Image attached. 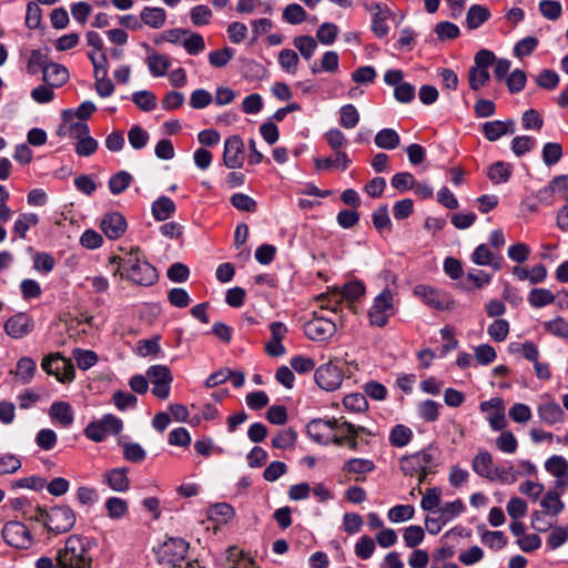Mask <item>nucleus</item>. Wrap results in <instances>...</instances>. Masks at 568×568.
Listing matches in <instances>:
<instances>
[{"mask_svg": "<svg viewBox=\"0 0 568 568\" xmlns=\"http://www.w3.org/2000/svg\"><path fill=\"white\" fill-rule=\"evenodd\" d=\"M110 263L116 264L114 275L129 280L138 285L150 286L155 283L158 272L142 254L139 247H132L123 256H112Z\"/></svg>", "mask_w": 568, "mask_h": 568, "instance_id": "obj_1", "label": "nucleus"}, {"mask_svg": "<svg viewBox=\"0 0 568 568\" xmlns=\"http://www.w3.org/2000/svg\"><path fill=\"white\" fill-rule=\"evenodd\" d=\"M92 541L80 535H71L64 546L57 550L55 561L58 568H91Z\"/></svg>", "mask_w": 568, "mask_h": 568, "instance_id": "obj_2", "label": "nucleus"}, {"mask_svg": "<svg viewBox=\"0 0 568 568\" xmlns=\"http://www.w3.org/2000/svg\"><path fill=\"white\" fill-rule=\"evenodd\" d=\"M34 519L43 521L48 530L57 535L69 531L75 524L73 510L65 505L54 506L49 510L38 507Z\"/></svg>", "mask_w": 568, "mask_h": 568, "instance_id": "obj_3", "label": "nucleus"}, {"mask_svg": "<svg viewBox=\"0 0 568 568\" xmlns=\"http://www.w3.org/2000/svg\"><path fill=\"white\" fill-rule=\"evenodd\" d=\"M438 449L429 446L420 452L402 457L399 460L400 469L409 476H415L418 471H423L424 475L432 474L438 465Z\"/></svg>", "mask_w": 568, "mask_h": 568, "instance_id": "obj_4", "label": "nucleus"}, {"mask_svg": "<svg viewBox=\"0 0 568 568\" xmlns=\"http://www.w3.org/2000/svg\"><path fill=\"white\" fill-rule=\"evenodd\" d=\"M335 317H328L326 314L313 312L312 318L303 325L305 336L314 342H327L337 331V322Z\"/></svg>", "mask_w": 568, "mask_h": 568, "instance_id": "obj_5", "label": "nucleus"}, {"mask_svg": "<svg viewBox=\"0 0 568 568\" xmlns=\"http://www.w3.org/2000/svg\"><path fill=\"white\" fill-rule=\"evenodd\" d=\"M495 62V53L487 49L479 50L474 59V65L468 71V83L471 90L484 88L489 79V68Z\"/></svg>", "mask_w": 568, "mask_h": 568, "instance_id": "obj_6", "label": "nucleus"}, {"mask_svg": "<svg viewBox=\"0 0 568 568\" xmlns=\"http://www.w3.org/2000/svg\"><path fill=\"white\" fill-rule=\"evenodd\" d=\"M395 311L394 293L385 287L373 301V305L368 311V320L371 325L384 327Z\"/></svg>", "mask_w": 568, "mask_h": 568, "instance_id": "obj_7", "label": "nucleus"}, {"mask_svg": "<svg viewBox=\"0 0 568 568\" xmlns=\"http://www.w3.org/2000/svg\"><path fill=\"white\" fill-rule=\"evenodd\" d=\"M189 551V544L182 538H169L158 550V559L160 564L168 565L172 568H182Z\"/></svg>", "mask_w": 568, "mask_h": 568, "instance_id": "obj_8", "label": "nucleus"}, {"mask_svg": "<svg viewBox=\"0 0 568 568\" xmlns=\"http://www.w3.org/2000/svg\"><path fill=\"white\" fill-rule=\"evenodd\" d=\"M122 420L111 414L104 415L101 419L91 422L84 428L87 438L100 443L105 440L110 435H116L122 430Z\"/></svg>", "mask_w": 568, "mask_h": 568, "instance_id": "obj_9", "label": "nucleus"}, {"mask_svg": "<svg viewBox=\"0 0 568 568\" xmlns=\"http://www.w3.org/2000/svg\"><path fill=\"white\" fill-rule=\"evenodd\" d=\"M41 367L48 375H54L60 383H70L75 376L71 359L63 357L60 353L45 356Z\"/></svg>", "mask_w": 568, "mask_h": 568, "instance_id": "obj_10", "label": "nucleus"}, {"mask_svg": "<svg viewBox=\"0 0 568 568\" xmlns=\"http://www.w3.org/2000/svg\"><path fill=\"white\" fill-rule=\"evenodd\" d=\"M2 537L4 541L19 549H29L34 540L29 528L20 521H9L3 526Z\"/></svg>", "mask_w": 568, "mask_h": 568, "instance_id": "obj_11", "label": "nucleus"}, {"mask_svg": "<svg viewBox=\"0 0 568 568\" xmlns=\"http://www.w3.org/2000/svg\"><path fill=\"white\" fill-rule=\"evenodd\" d=\"M146 377L152 383V393L161 399L170 395L171 383L173 381L170 369L164 365H153L146 371Z\"/></svg>", "mask_w": 568, "mask_h": 568, "instance_id": "obj_12", "label": "nucleus"}, {"mask_svg": "<svg viewBox=\"0 0 568 568\" xmlns=\"http://www.w3.org/2000/svg\"><path fill=\"white\" fill-rule=\"evenodd\" d=\"M316 384L326 392L337 389L343 382L341 368L332 362L321 365L314 374Z\"/></svg>", "mask_w": 568, "mask_h": 568, "instance_id": "obj_13", "label": "nucleus"}, {"mask_svg": "<svg viewBox=\"0 0 568 568\" xmlns=\"http://www.w3.org/2000/svg\"><path fill=\"white\" fill-rule=\"evenodd\" d=\"M223 163L229 169H240L244 163V143L239 135H232L224 142Z\"/></svg>", "mask_w": 568, "mask_h": 568, "instance_id": "obj_14", "label": "nucleus"}, {"mask_svg": "<svg viewBox=\"0 0 568 568\" xmlns=\"http://www.w3.org/2000/svg\"><path fill=\"white\" fill-rule=\"evenodd\" d=\"M414 294L419 297L425 305L437 311H444L449 308L450 301L448 296L432 286L417 285L414 288Z\"/></svg>", "mask_w": 568, "mask_h": 568, "instance_id": "obj_15", "label": "nucleus"}, {"mask_svg": "<svg viewBox=\"0 0 568 568\" xmlns=\"http://www.w3.org/2000/svg\"><path fill=\"white\" fill-rule=\"evenodd\" d=\"M545 469L555 477V488L565 491L568 487V462L562 456L554 455L545 462Z\"/></svg>", "mask_w": 568, "mask_h": 568, "instance_id": "obj_16", "label": "nucleus"}, {"mask_svg": "<svg viewBox=\"0 0 568 568\" xmlns=\"http://www.w3.org/2000/svg\"><path fill=\"white\" fill-rule=\"evenodd\" d=\"M88 133H90L88 124L82 121H75L74 114L71 110H65L63 112V123L57 130V134L59 136H69L78 141Z\"/></svg>", "mask_w": 568, "mask_h": 568, "instance_id": "obj_17", "label": "nucleus"}, {"mask_svg": "<svg viewBox=\"0 0 568 568\" xmlns=\"http://www.w3.org/2000/svg\"><path fill=\"white\" fill-rule=\"evenodd\" d=\"M128 474V467L111 468L103 474L102 483L106 484L113 491L125 493L131 485Z\"/></svg>", "mask_w": 568, "mask_h": 568, "instance_id": "obj_18", "label": "nucleus"}, {"mask_svg": "<svg viewBox=\"0 0 568 568\" xmlns=\"http://www.w3.org/2000/svg\"><path fill=\"white\" fill-rule=\"evenodd\" d=\"M33 327L31 318L24 313H18L4 324L6 333L13 338H21L31 332Z\"/></svg>", "mask_w": 568, "mask_h": 568, "instance_id": "obj_19", "label": "nucleus"}, {"mask_svg": "<svg viewBox=\"0 0 568 568\" xmlns=\"http://www.w3.org/2000/svg\"><path fill=\"white\" fill-rule=\"evenodd\" d=\"M485 138L490 141H497L503 135L513 134L516 130L514 120H495L485 122L481 126Z\"/></svg>", "mask_w": 568, "mask_h": 568, "instance_id": "obj_20", "label": "nucleus"}, {"mask_svg": "<svg viewBox=\"0 0 568 568\" xmlns=\"http://www.w3.org/2000/svg\"><path fill=\"white\" fill-rule=\"evenodd\" d=\"M101 229L110 240H116L125 232L126 222L122 214L110 213L101 221Z\"/></svg>", "mask_w": 568, "mask_h": 568, "instance_id": "obj_21", "label": "nucleus"}, {"mask_svg": "<svg viewBox=\"0 0 568 568\" xmlns=\"http://www.w3.org/2000/svg\"><path fill=\"white\" fill-rule=\"evenodd\" d=\"M365 293V286L362 282H349L346 283L341 290H333V294L331 295L334 298V311L336 307L341 305L343 300L347 301H356Z\"/></svg>", "mask_w": 568, "mask_h": 568, "instance_id": "obj_22", "label": "nucleus"}, {"mask_svg": "<svg viewBox=\"0 0 568 568\" xmlns=\"http://www.w3.org/2000/svg\"><path fill=\"white\" fill-rule=\"evenodd\" d=\"M373 9L372 31L377 38H385L389 31L387 20L390 18L392 12L386 6L381 3H375Z\"/></svg>", "mask_w": 568, "mask_h": 568, "instance_id": "obj_23", "label": "nucleus"}, {"mask_svg": "<svg viewBox=\"0 0 568 568\" xmlns=\"http://www.w3.org/2000/svg\"><path fill=\"white\" fill-rule=\"evenodd\" d=\"M343 417L336 419H314L307 425V434L317 443H321L326 430L341 429V420Z\"/></svg>", "mask_w": 568, "mask_h": 568, "instance_id": "obj_24", "label": "nucleus"}, {"mask_svg": "<svg viewBox=\"0 0 568 568\" xmlns=\"http://www.w3.org/2000/svg\"><path fill=\"white\" fill-rule=\"evenodd\" d=\"M42 79L48 85L59 88L69 80V71L62 64L50 61L44 69Z\"/></svg>", "mask_w": 568, "mask_h": 568, "instance_id": "obj_25", "label": "nucleus"}, {"mask_svg": "<svg viewBox=\"0 0 568 568\" xmlns=\"http://www.w3.org/2000/svg\"><path fill=\"white\" fill-rule=\"evenodd\" d=\"M538 415L542 422L549 425L564 422L565 413L560 405L554 400H546L538 406Z\"/></svg>", "mask_w": 568, "mask_h": 568, "instance_id": "obj_26", "label": "nucleus"}, {"mask_svg": "<svg viewBox=\"0 0 568 568\" xmlns=\"http://www.w3.org/2000/svg\"><path fill=\"white\" fill-rule=\"evenodd\" d=\"M49 415L63 427L71 426L74 419L73 409L67 402H54L50 407Z\"/></svg>", "mask_w": 568, "mask_h": 568, "instance_id": "obj_27", "label": "nucleus"}, {"mask_svg": "<svg viewBox=\"0 0 568 568\" xmlns=\"http://www.w3.org/2000/svg\"><path fill=\"white\" fill-rule=\"evenodd\" d=\"M495 467L493 456L487 450H480L471 462L473 470L487 479L493 476Z\"/></svg>", "mask_w": 568, "mask_h": 568, "instance_id": "obj_28", "label": "nucleus"}, {"mask_svg": "<svg viewBox=\"0 0 568 568\" xmlns=\"http://www.w3.org/2000/svg\"><path fill=\"white\" fill-rule=\"evenodd\" d=\"M561 494L564 491L556 488L547 491L540 501V506L544 509L542 513L552 517L558 516L564 509V503L560 499Z\"/></svg>", "mask_w": 568, "mask_h": 568, "instance_id": "obj_29", "label": "nucleus"}, {"mask_svg": "<svg viewBox=\"0 0 568 568\" xmlns=\"http://www.w3.org/2000/svg\"><path fill=\"white\" fill-rule=\"evenodd\" d=\"M141 20L150 28L160 29L165 23L166 12L160 7H145L141 11Z\"/></svg>", "mask_w": 568, "mask_h": 568, "instance_id": "obj_30", "label": "nucleus"}, {"mask_svg": "<svg viewBox=\"0 0 568 568\" xmlns=\"http://www.w3.org/2000/svg\"><path fill=\"white\" fill-rule=\"evenodd\" d=\"M490 18L488 8L481 4H473L468 9L466 24L469 30L478 29Z\"/></svg>", "mask_w": 568, "mask_h": 568, "instance_id": "obj_31", "label": "nucleus"}, {"mask_svg": "<svg viewBox=\"0 0 568 568\" xmlns=\"http://www.w3.org/2000/svg\"><path fill=\"white\" fill-rule=\"evenodd\" d=\"M234 517V509L226 503H219L207 509V519L219 525L227 524Z\"/></svg>", "mask_w": 568, "mask_h": 568, "instance_id": "obj_32", "label": "nucleus"}, {"mask_svg": "<svg viewBox=\"0 0 568 568\" xmlns=\"http://www.w3.org/2000/svg\"><path fill=\"white\" fill-rule=\"evenodd\" d=\"M148 68L153 77H163L166 74L171 63L168 57L151 51L146 58Z\"/></svg>", "mask_w": 568, "mask_h": 568, "instance_id": "obj_33", "label": "nucleus"}, {"mask_svg": "<svg viewBox=\"0 0 568 568\" xmlns=\"http://www.w3.org/2000/svg\"><path fill=\"white\" fill-rule=\"evenodd\" d=\"M104 507L108 517L113 520H120L129 513V504L125 499L120 497H110L105 500Z\"/></svg>", "mask_w": 568, "mask_h": 568, "instance_id": "obj_34", "label": "nucleus"}, {"mask_svg": "<svg viewBox=\"0 0 568 568\" xmlns=\"http://www.w3.org/2000/svg\"><path fill=\"white\" fill-rule=\"evenodd\" d=\"M175 212L174 202L168 196H161L152 204V214L156 221H165Z\"/></svg>", "mask_w": 568, "mask_h": 568, "instance_id": "obj_35", "label": "nucleus"}, {"mask_svg": "<svg viewBox=\"0 0 568 568\" xmlns=\"http://www.w3.org/2000/svg\"><path fill=\"white\" fill-rule=\"evenodd\" d=\"M39 223L36 213H21L13 224V233L20 239H26L27 232Z\"/></svg>", "mask_w": 568, "mask_h": 568, "instance_id": "obj_36", "label": "nucleus"}, {"mask_svg": "<svg viewBox=\"0 0 568 568\" xmlns=\"http://www.w3.org/2000/svg\"><path fill=\"white\" fill-rule=\"evenodd\" d=\"M400 138L393 129H383L375 135V144L385 150H394L399 145Z\"/></svg>", "mask_w": 568, "mask_h": 568, "instance_id": "obj_37", "label": "nucleus"}, {"mask_svg": "<svg viewBox=\"0 0 568 568\" xmlns=\"http://www.w3.org/2000/svg\"><path fill=\"white\" fill-rule=\"evenodd\" d=\"M464 510V503L460 499H456L454 501L446 503L442 507H438V509L434 511V515L440 516L442 521H445L447 524L455 517L460 515Z\"/></svg>", "mask_w": 568, "mask_h": 568, "instance_id": "obj_38", "label": "nucleus"}, {"mask_svg": "<svg viewBox=\"0 0 568 568\" xmlns=\"http://www.w3.org/2000/svg\"><path fill=\"white\" fill-rule=\"evenodd\" d=\"M375 465L369 459L352 458L343 465V471L347 474L364 475L373 471Z\"/></svg>", "mask_w": 568, "mask_h": 568, "instance_id": "obj_39", "label": "nucleus"}, {"mask_svg": "<svg viewBox=\"0 0 568 568\" xmlns=\"http://www.w3.org/2000/svg\"><path fill=\"white\" fill-rule=\"evenodd\" d=\"M555 300V294L547 288H534L528 295L529 304L536 308L552 304Z\"/></svg>", "mask_w": 568, "mask_h": 568, "instance_id": "obj_40", "label": "nucleus"}, {"mask_svg": "<svg viewBox=\"0 0 568 568\" xmlns=\"http://www.w3.org/2000/svg\"><path fill=\"white\" fill-rule=\"evenodd\" d=\"M49 62L48 55L41 50H32L27 62V70L30 74L44 73Z\"/></svg>", "mask_w": 568, "mask_h": 568, "instance_id": "obj_41", "label": "nucleus"}, {"mask_svg": "<svg viewBox=\"0 0 568 568\" xmlns=\"http://www.w3.org/2000/svg\"><path fill=\"white\" fill-rule=\"evenodd\" d=\"M511 175V165L505 162H496L490 165L488 176L494 183H506Z\"/></svg>", "mask_w": 568, "mask_h": 568, "instance_id": "obj_42", "label": "nucleus"}, {"mask_svg": "<svg viewBox=\"0 0 568 568\" xmlns=\"http://www.w3.org/2000/svg\"><path fill=\"white\" fill-rule=\"evenodd\" d=\"M132 182V175L125 171H120L109 180L110 192L114 195L124 192Z\"/></svg>", "mask_w": 568, "mask_h": 568, "instance_id": "obj_43", "label": "nucleus"}, {"mask_svg": "<svg viewBox=\"0 0 568 568\" xmlns=\"http://www.w3.org/2000/svg\"><path fill=\"white\" fill-rule=\"evenodd\" d=\"M442 501V488H428L424 494L420 501V507L426 511L434 513L438 509Z\"/></svg>", "mask_w": 568, "mask_h": 568, "instance_id": "obj_44", "label": "nucleus"}, {"mask_svg": "<svg viewBox=\"0 0 568 568\" xmlns=\"http://www.w3.org/2000/svg\"><path fill=\"white\" fill-rule=\"evenodd\" d=\"M132 101L140 110L144 112L152 111L156 106L155 94L148 90H142L133 93Z\"/></svg>", "mask_w": 568, "mask_h": 568, "instance_id": "obj_45", "label": "nucleus"}, {"mask_svg": "<svg viewBox=\"0 0 568 568\" xmlns=\"http://www.w3.org/2000/svg\"><path fill=\"white\" fill-rule=\"evenodd\" d=\"M413 437L410 428L404 425H396L389 434V443L395 447L406 446Z\"/></svg>", "mask_w": 568, "mask_h": 568, "instance_id": "obj_46", "label": "nucleus"}, {"mask_svg": "<svg viewBox=\"0 0 568 568\" xmlns=\"http://www.w3.org/2000/svg\"><path fill=\"white\" fill-rule=\"evenodd\" d=\"M123 457L131 463H142L146 458V452L138 443H122Z\"/></svg>", "mask_w": 568, "mask_h": 568, "instance_id": "obj_47", "label": "nucleus"}, {"mask_svg": "<svg viewBox=\"0 0 568 568\" xmlns=\"http://www.w3.org/2000/svg\"><path fill=\"white\" fill-rule=\"evenodd\" d=\"M293 44L305 60H310L317 48L316 41L310 36L296 37L293 40Z\"/></svg>", "mask_w": 568, "mask_h": 568, "instance_id": "obj_48", "label": "nucleus"}, {"mask_svg": "<svg viewBox=\"0 0 568 568\" xmlns=\"http://www.w3.org/2000/svg\"><path fill=\"white\" fill-rule=\"evenodd\" d=\"M297 434L293 428L278 432L272 439V446L277 449L293 447L296 443Z\"/></svg>", "mask_w": 568, "mask_h": 568, "instance_id": "obj_49", "label": "nucleus"}, {"mask_svg": "<svg viewBox=\"0 0 568 568\" xmlns=\"http://www.w3.org/2000/svg\"><path fill=\"white\" fill-rule=\"evenodd\" d=\"M339 114V124L345 129H354L359 122V113L353 104L343 105Z\"/></svg>", "mask_w": 568, "mask_h": 568, "instance_id": "obj_50", "label": "nucleus"}, {"mask_svg": "<svg viewBox=\"0 0 568 568\" xmlns=\"http://www.w3.org/2000/svg\"><path fill=\"white\" fill-rule=\"evenodd\" d=\"M73 357L78 367L87 371L98 362V355L93 351L77 348L73 351Z\"/></svg>", "mask_w": 568, "mask_h": 568, "instance_id": "obj_51", "label": "nucleus"}, {"mask_svg": "<svg viewBox=\"0 0 568 568\" xmlns=\"http://www.w3.org/2000/svg\"><path fill=\"white\" fill-rule=\"evenodd\" d=\"M37 365L36 362L30 357H22L17 363L16 375L18 378L22 379L23 383H29L36 372Z\"/></svg>", "mask_w": 568, "mask_h": 568, "instance_id": "obj_52", "label": "nucleus"}, {"mask_svg": "<svg viewBox=\"0 0 568 568\" xmlns=\"http://www.w3.org/2000/svg\"><path fill=\"white\" fill-rule=\"evenodd\" d=\"M507 537L503 531H485L481 535V542L490 549L500 550L507 545Z\"/></svg>", "mask_w": 568, "mask_h": 568, "instance_id": "obj_53", "label": "nucleus"}, {"mask_svg": "<svg viewBox=\"0 0 568 568\" xmlns=\"http://www.w3.org/2000/svg\"><path fill=\"white\" fill-rule=\"evenodd\" d=\"M300 58L291 49H283L278 54V63L286 72L295 74Z\"/></svg>", "mask_w": 568, "mask_h": 568, "instance_id": "obj_54", "label": "nucleus"}, {"mask_svg": "<svg viewBox=\"0 0 568 568\" xmlns=\"http://www.w3.org/2000/svg\"><path fill=\"white\" fill-rule=\"evenodd\" d=\"M344 407L354 413L365 412L368 407L365 395L359 393L349 394L343 399Z\"/></svg>", "mask_w": 568, "mask_h": 568, "instance_id": "obj_55", "label": "nucleus"}, {"mask_svg": "<svg viewBox=\"0 0 568 568\" xmlns=\"http://www.w3.org/2000/svg\"><path fill=\"white\" fill-rule=\"evenodd\" d=\"M337 34H338L337 26L334 23H331V22L322 23L316 31L317 40L322 44H325V45H329V44L334 43Z\"/></svg>", "mask_w": 568, "mask_h": 568, "instance_id": "obj_56", "label": "nucleus"}, {"mask_svg": "<svg viewBox=\"0 0 568 568\" xmlns=\"http://www.w3.org/2000/svg\"><path fill=\"white\" fill-rule=\"evenodd\" d=\"M562 156V148L559 143L548 142L542 148V161L546 165L551 166L560 161Z\"/></svg>", "mask_w": 568, "mask_h": 568, "instance_id": "obj_57", "label": "nucleus"}, {"mask_svg": "<svg viewBox=\"0 0 568 568\" xmlns=\"http://www.w3.org/2000/svg\"><path fill=\"white\" fill-rule=\"evenodd\" d=\"M415 508L412 505H397L388 510V519L392 523H403L414 517Z\"/></svg>", "mask_w": 568, "mask_h": 568, "instance_id": "obj_58", "label": "nucleus"}, {"mask_svg": "<svg viewBox=\"0 0 568 568\" xmlns=\"http://www.w3.org/2000/svg\"><path fill=\"white\" fill-rule=\"evenodd\" d=\"M496 447L506 454H514L517 450L518 442L511 432L504 430L496 438Z\"/></svg>", "mask_w": 568, "mask_h": 568, "instance_id": "obj_59", "label": "nucleus"}, {"mask_svg": "<svg viewBox=\"0 0 568 568\" xmlns=\"http://www.w3.org/2000/svg\"><path fill=\"white\" fill-rule=\"evenodd\" d=\"M190 17L194 26L201 27L211 22L213 13L207 6L199 4L191 9Z\"/></svg>", "mask_w": 568, "mask_h": 568, "instance_id": "obj_60", "label": "nucleus"}, {"mask_svg": "<svg viewBox=\"0 0 568 568\" xmlns=\"http://www.w3.org/2000/svg\"><path fill=\"white\" fill-rule=\"evenodd\" d=\"M488 335L496 342H503L509 334V323L506 320H495L487 329Z\"/></svg>", "mask_w": 568, "mask_h": 568, "instance_id": "obj_61", "label": "nucleus"}, {"mask_svg": "<svg viewBox=\"0 0 568 568\" xmlns=\"http://www.w3.org/2000/svg\"><path fill=\"white\" fill-rule=\"evenodd\" d=\"M185 51L191 55H197L205 49L204 38L200 33H189V37L182 42Z\"/></svg>", "mask_w": 568, "mask_h": 568, "instance_id": "obj_62", "label": "nucleus"}, {"mask_svg": "<svg viewBox=\"0 0 568 568\" xmlns=\"http://www.w3.org/2000/svg\"><path fill=\"white\" fill-rule=\"evenodd\" d=\"M568 540V528L562 526H551V531L547 538V545L551 549H557Z\"/></svg>", "mask_w": 568, "mask_h": 568, "instance_id": "obj_63", "label": "nucleus"}, {"mask_svg": "<svg viewBox=\"0 0 568 568\" xmlns=\"http://www.w3.org/2000/svg\"><path fill=\"white\" fill-rule=\"evenodd\" d=\"M527 77L523 70L516 69L506 78V85L510 93H518L524 90Z\"/></svg>", "mask_w": 568, "mask_h": 568, "instance_id": "obj_64", "label": "nucleus"}]
</instances>
